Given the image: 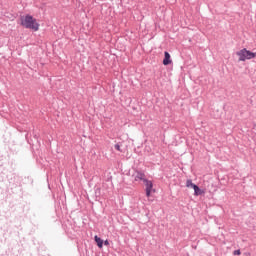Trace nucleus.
I'll use <instances>...</instances> for the list:
<instances>
[{"instance_id": "f257e3e1", "label": "nucleus", "mask_w": 256, "mask_h": 256, "mask_svg": "<svg viewBox=\"0 0 256 256\" xmlns=\"http://www.w3.org/2000/svg\"><path fill=\"white\" fill-rule=\"evenodd\" d=\"M21 25L25 29H31V31H39V24L37 19L33 18L31 15L22 16L20 18Z\"/></svg>"}, {"instance_id": "f03ea898", "label": "nucleus", "mask_w": 256, "mask_h": 256, "mask_svg": "<svg viewBox=\"0 0 256 256\" xmlns=\"http://www.w3.org/2000/svg\"><path fill=\"white\" fill-rule=\"evenodd\" d=\"M238 57V61H251V59H256V52H251V50H247V48H243L236 52Z\"/></svg>"}, {"instance_id": "7ed1b4c3", "label": "nucleus", "mask_w": 256, "mask_h": 256, "mask_svg": "<svg viewBox=\"0 0 256 256\" xmlns=\"http://www.w3.org/2000/svg\"><path fill=\"white\" fill-rule=\"evenodd\" d=\"M146 187V197H151V193H155V189H153V182L151 180H144Z\"/></svg>"}, {"instance_id": "20e7f679", "label": "nucleus", "mask_w": 256, "mask_h": 256, "mask_svg": "<svg viewBox=\"0 0 256 256\" xmlns=\"http://www.w3.org/2000/svg\"><path fill=\"white\" fill-rule=\"evenodd\" d=\"M134 177V181H143V183H145V181H147V179L145 178V173L141 172V171H136L133 174Z\"/></svg>"}, {"instance_id": "39448f33", "label": "nucleus", "mask_w": 256, "mask_h": 256, "mask_svg": "<svg viewBox=\"0 0 256 256\" xmlns=\"http://www.w3.org/2000/svg\"><path fill=\"white\" fill-rule=\"evenodd\" d=\"M171 63V54H169V52H164L163 65H171Z\"/></svg>"}, {"instance_id": "423d86ee", "label": "nucleus", "mask_w": 256, "mask_h": 256, "mask_svg": "<svg viewBox=\"0 0 256 256\" xmlns=\"http://www.w3.org/2000/svg\"><path fill=\"white\" fill-rule=\"evenodd\" d=\"M203 193H205V191L201 190L199 186H194V195L196 197H199V195H203Z\"/></svg>"}, {"instance_id": "0eeeda50", "label": "nucleus", "mask_w": 256, "mask_h": 256, "mask_svg": "<svg viewBox=\"0 0 256 256\" xmlns=\"http://www.w3.org/2000/svg\"><path fill=\"white\" fill-rule=\"evenodd\" d=\"M94 240L96 241L99 249H103V239H101L99 236H95Z\"/></svg>"}, {"instance_id": "6e6552de", "label": "nucleus", "mask_w": 256, "mask_h": 256, "mask_svg": "<svg viewBox=\"0 0 256 256\" xmlns=\"http://www.w3.org/2000/svg\"><path fill=\"white\" fill-rule=\"evenodd\" d=\"M186 187L195 189V187H197V185L193 184L192 180H187L186 181Z\"/></svg>"}, {"instance_id": "1a4fd4ad", "label": "nucleus", "mask_w": 256, "mask_h": 256, "mask_svg": "<svg viewBox=\"0 0 256 256\" xmlns=\"http://www.w3.org/2000/svg\"><path fill=\"white\" fill-rule=\"evenodd\" d=\"M114 149H116V151H119L120 153H123V150L121 149V145L119 144H115Z\"/></svg>"}, {"instance_id": "9d476101", "label": "nucleus", "mask_w": 256, "mask_h": 256, "mask_svg": "<svg viewBox=\"0 0 256 256\" xmlns=\"http://www.w3.org/2000/svg\"><path fill=\"white\" fill-rule=\"evenodd\" d=\"M233 255H241V250H235V251L233 252Z\"/></svg>"}, {"instance_id": "9b49d317", "label": "nucleus", "mask_w": 256, "mask_h": 256, "mask_svg": "<svg viewBox=\"0 0 256 256\" xmlns=\"http://www.w3.org/2000/svg\"><path fill=\"white\" fill-rule=\"evenodd\" d=\"M104 245L109 246V240H105Z\"/></svg>"}]
</instances>
